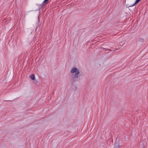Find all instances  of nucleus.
<instances>
[{"label":"nucleus","instance_id":"1","mask_svg":"<svg viewBox=\"0 0 148 148\" xmlns=\"http://www.w3.org/2000/svg\"><path fill=\"white\" fill-rule=\"evenodd\" d=\"M71 76L74 78H78L79 76L80 72L79 69L75 67L72 68L70 71Z\"/></svg>","mask_w":148,"mask_h":148},{"label":"nucleus","instance_id":"2","mask_svg":"<svg viewBox=\"0 0 148 148\" xmlns=\"http://www.w3.org/2000/svg\"><path fill=\"white\" fill-rule=\"evenodd\" d=\"M49 0H45L42 3L41 5L42 7H43L47 3V1H48Z\"/></svg>","mask_w":148,"mask_h":148},{"label":"nucleus","instance_id":"3","mask_svg":"<svg viewBox=\"0 0 148 148\" xmlns=\"http://www.w3.org/2000/svg\"><path fill=\"white\" fill-rule=\"evenodd\" d=\"M121 145L118 143H116L115 144V146L114 148H120Z\"/></svg>","mask_w":148,"mask_h":148},{"label":"nucleus","instance_id":"4","mask_svg":"<svg viewBox=\"0 0 148 148\" xmlns=\"http://www.w3.org/2000/svg\"><path fill=\"white\" fill-rule=\"evenodd\" d=\"M141 0H136L135 2L133 4V5H131L130 6H133L135 5L136 4L138 3Z\"/></svg>","mask_w":148,"mask_h":148},{"label":"nucleus","instance_id":"5","mask_svg":"<svg viewBox=\"0 0 148 148\" xmlns=\"http://www.w3.org/2000/svg\"><path fill=\"white\" fill-rule=\"evenodd\" d=\"M30 78L31 79L34 80L35 79V75L34 74H32L30 76Z\"/></svg>","mask_w":148,"mask_h":148},{"label":"nucleus","instance_id":"6","mask_svg":"<svg viewBox=\"0 0 148 148\" xmlns=\"http://www.w3.org/2000/svg\"><path fill=\"white\" fill-rule=\"evenodd\" d=\"M144 41V40L143 38H142V39H140V41H141V42H143Z\"/></svg>","mask_w":148,"mask_h":148},{"label":"nucleus","instance_id":"7","mask_svg":"<svg viewBox=\"0 0 148 148\" xmlns=\"http://www.w3.org/2000/svg\"><path fill=\"white\" fill-rule=\"evenodd\" d=\"M108 50H109V51H111V50H110V49H108Z\"/></svg>","mask_w":148,"mask_h":148}]
</instances>
